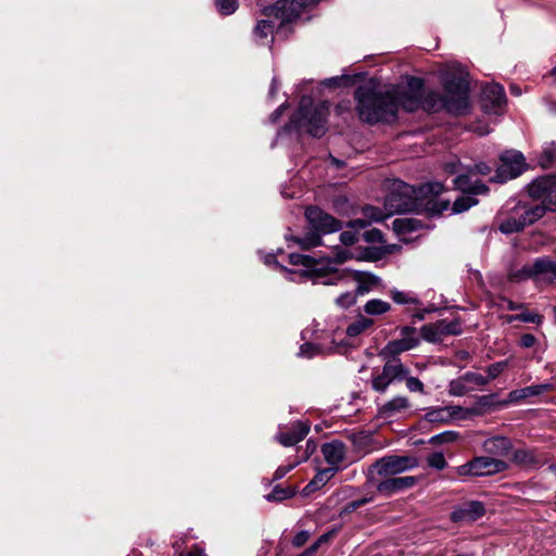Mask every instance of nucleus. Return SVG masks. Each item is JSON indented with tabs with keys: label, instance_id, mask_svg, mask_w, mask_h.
I'll list each match as a JSON object with an SVG mask.
<instances>
[{
	"label": "nucleus",
	"instance_id": "obj_1",
	"mask_svg": "<svg viewBox=\"0 0 556 556\" xmlns=\"http://www.w3.org/2000/svg\"><path fill=\"white\" fill-rule=\"evenodd\" d=\"M424 96V80L418 77H412L402 90L380 92L371 87L361 86L354 91L357 114L369 124L394 121L399 108L407 112L417 111Z\"/></svg>",
	"mask_w": 556,
	"mask_h": 556
},
{
	"label": "nucleus",
	"instance_id": "obj_2",
	"mask_svg": "<svg viewBox=\"0 0 556 556\" xmlns=\"http://www.w3.org/2000/svg\"><path fill=\"white\" fill-rule=\"evenodd\" d=\"M444 93L434 90H425L421 105L427 112L445 110L454 115H464L469 110V81L468 74L458 64L446 67L441 73Z\"/></svg>",
	"mask_w": 556,
	"mask_h": 556
},
{
	"label": "nucleus",
	"instance_id": "obj_3",
	"mask_svg": "<svg viewBox=\"0 0 556 556\" xmlns=\"http://www.w3.org/2000/svg\"><path fill=\"white\" fill-rule=\"evenodd\" d=\"M330 113V102L314 103L311 97H302L298 110L290 117L289 129L306 131L312 137L319 138L327 130V121Z\"/></svg>",
	"mask_w": 556,
	"mask_h": 556
},
{
	"label": "nucleus",
	"instance_id": "obj_4",
	"mask_svg": "<svg viewBox=\"0 0 556 556\" xmlns=\"http://www.w3.org/2000/svg\"><path fill=\"white\" fill-rule=\"evenodd\" d=\"M305 218L309 225V231L302 237H287L288 241L294 242L302 250L319 247L323 243V235L336 232L341 229V222L318 206H308L305 210Z\"/></svg>",
	"mask_w": 556,
	"mask_h": 556
},
{
	"label": "nucleus",
	"instance_id": "obj_5",
	"mask_svg": "<svg viewBox=\"0 0 556 556\" xmlns=\"http://www.w3.org/2000/svg\"><path fill=\"white\" fill-rule=\"evenodd\" d=\"M350 252L348 249H340L336 252L334 257H320L314 258L308 255L291 253L289 255V263L293 266H301L303 269L293 270L282 267V269L292 275H300L303 278H315L327 276L329 274L338 273V266L343 264L350 258Z\"/></svg>",
	"mask_w": 556,
	"mask_h": 556
},
{
	"label": "nucleus",
	"instance_id": "obj_6",
	"mask_svg": "<svg viewBox=\"0 0 556 556\" xmlns=\"http://www.w3.org/2000/svg\"><path fill=\"white\" fill-rule=\"evenodd\" d=\"M528 193L531 198L541 200V204L529 206L523 204L525 212L530 224L542 218L546 211H556V176L547 175L539 177L528 186Z\"/></svg>",
	"mask_w": 556,
	"mask_h": 556
},
{
	"label": "nucleus",
	"instance_id": "obj_7",
	"mask_svg": "<svg viewBox=\"0 0 556 556\" xmlns=\"http://www.w3.org/2000/svg\"><path fill=\"white\" fill-rule=\"evenodd\" d=\"M418 195L416 189L401 180L392 185L391 191L386 198L384 206L390 213L414 212L418 208Z\"/></svg>",
	"mask_w": 556,
	"mask_h": 556
},
{
	"label": "nucleus",
	"instance_id": "obj_8",
	"mask_svg": "<svg viewBox=\"0 0 556 556\" xmlns=\"http://www.w3.org/2000/svg\"><path fill=\"white\" fill-rule=\"evenodd\" d=\"M416 466V460L407 456H388L374 464L368 471L371 483L399 475Z\"/></svg>",
	"mask_w": 556,
	"mask_h": 556
},
{
	"label": "nucleus",
	"instance_id": "obj_9",
	"mask_svg": "<svg viewBox=\"0 0 556 556\" xmlns=\"http://www.w3.org/2000/svg\"><path fill=\"white\" fill-rule=\"evenodd\" d=\"M488 405V399L481 397L478 403L472 407L462 406H446L433 408L426 414V419L429 422H448L452 420H464L472 416L480 415L483 413L484 407Z\"/></svg>",
	"mask_w": 556,
	"mask_h": 556
},
{
	"label": "nucleus",
	"instance_id": "obj_10",
	"mask_svg": "<svg viewBox=\"0 0 556 556\" xmlns=\"http://www.w3.org/2000/svg\"><path fill=\"white\" fill-rule=\"evenodd\" d=\"M501 164L496 169L494 182H506L522 174L526 169V160L521 152L516 150L505 151L500 156Z\"/></svg>",
	"mask_w": 556,
	"mask_h": 556
},
{
	"label": "nucleus",
	"instance_id": "obj_11",
	"mask_svg": "<svg viewBox=\"0 0 556 556\" xmlns=\"http://www.w3.org/2000/svg\"><path fill=\"white\" fill-rule=\"evenodd\" d=\"M536 276L556 277V262L547 256L535 258L533 262L522 265L510 278H533Z\"/></svg>",
	"mask_w": 556,
	"mask_h": 556
},
{
	"label": "nucleus",
	"instance_id": "obj_12",
	"mask_svg": "<svg viewBox=\"0 0 556 556\" xmlns=\"http://www.w3.org/2000/svg\"><path fill=\"white\" fill-rule=\"evenodd\" d=\"M506 468L503 460L491 457H477L469 464L459 468L460 475L484 476L501 472Z\"/></svg>",
	"mask_w": 556,
	"mask_h": 556
},
{
	"label": "nucleus",
	"instance_id": "obj_13",
	"mask_svg": "<svg viewBox=\"0 0 556 556\" xmlns=\"http://www.w3.org/2000/svg\"><path fill=\"white\" fill-rule=\"evenodd\" d=\"M482 104L489 113H500L506 104V94L502 85L488 84L482 89Z\"/></svg>",
	"mask_w": 556,
	"mask_h": 556
},
{
	"label": "nucleus",
	"instance_id": "obj_14",
	"mask_svg": "<svg viewBox=\"0 0 556 556\" xmlns=\"http://www.w3.org/2000/svg\"><path fill=\"white\" fill-rule=\"evenodd\" d=\"M301 12V3L298 0H278L274 5L264 8L266 16H275L282 22H290Z\"/></svg>",
	"mask_w": 556,
	"mask_h": 556
},
{
	"label": "nucleus",
	"instance_id": "obj_15",
	"mask_svg": "<svg viewBox=\"0 0 556 556\" xmlns=\"http://www.w3.org/2000/svg\"><path fill=\"white\" fill-rule=\"evenodd\" d=\"M402 376H405L403 365L397 361L388 362L382 372L374 376L372 388L378 392H383L393 380Z\"/></svg>",
	"mask_w": 556,
	"mask_h": 556
},
{
	"label": "nucleus",
	"instance_id": "obj_16",
	"mask_svg": "<svg viewBox=\"0 0 556 556\" xmlns=\"http://www.w3.org/2000/svg\"><path fill=\"white\" fill-rule=\"evenodd\" d=\"M459 332V325L452 320H441L435 324L426 325L421 329V336L426 341L438 342L446 334H456Z\"/></svg>",
	"mask_w": 556,
	"mask_h": 556
},
{
	"label": "nucleus",
	"instance_id": "obj_17",
	"mask_svg": "<svg viewBox=\"0 0 556 556\" xmlns=\"http://www.w3.org/2000/svg\"><path fill=\"white\" fill-rule=\"evenodd\" d=\"M417 482V479L412 476L407 477H390L387 479H382L381 481L375 482L374 484L377 486V490L382 494H393L399 491L409 489L414 486Z\"/></svg>",
	"mask_w": 556,
	"mask_h": 556
},
{
	"label": "nucleus",
	"instance_id": "obj_18",
	"mask_svg": "<svg viewBox=\"0 0 556 556\" xmlns=\"http://www.w3.org/2000/svg\"><path fill=\"white\" fill-rule=\"evenodd\" d=\"M415 329L410 327H405L402 330V338L399 340H394L389 342V344L386 346V351L389 354L395 355L399 353H402L404 351H408L410 349H414L419 340L414 336Z\"/></svg>",
	"mask_w": 556,
	"mask_h": 556
},
{
	"label": "nucleus",
	"instance_id": "obj_19",
	"mask_svg": "<svg viewBox=\"0 0 556 556\" xmlns=\"http://www.w3.org/2000/svg\"><path fill=\"white\" fill-rule=\"evenodd\" d=\"M308 426L298 422L280 430L279 442L285 446H291L305 438L308 433Z\"/></svg>",
	"mask_w": 556,
	"mask_h": 556
},
{
	"label": "nucleus",
	"instance_id": "obj_20",
	"mask_svg": "<svg viewBox=\"0 0 556 556\" xmlns=\"http://www.w3.org/2000/svg\"><path fill=\"white\" fill-rule=\"evenodd\" d=\"M323 455L330 467H336L344 460L346 455L345 445L340 441L325 443L321 447Z\"/></svg>",
	"mask_w": 556,
	"mask_h": 556
},
{
	"label": "nucleus",
	"instance_id": "obj_21",
	"mask_svg": "<svg viewBox=\"0 0 556 556\" xmlns=\"http://www.w3.org/2000/svg\"><path fill=\"white\" fill-rule=\"evenodd\" d=\"M453 182L455 188L463 193L485 194L489 191L488 186L480 180L471 181L469 174L458 175Z\"/></svg>",
	"mask_w": 556,
	"mask_h": 556
},
{
	"label": "nucleus",
	"instance_id": "obj_22",
	"mask_svg": "<svg viewBox=\"0 0 556 556\" xmlns=\"http://www.w3.org/2000/svg\"><path fill=\"white\" fill-rule=\"evenodd\" d=\"M484 513V508L479 502H469L464 504L459 509L453 513L454 521H475Z\"/></svg>",
	"mask_w": 556,
	"mask_h": 556
},
{
	"label": "nucleus",
	"instance_id": "obj_23",
	"mask_svg": "<svg viewBox=\"0 0 556 556\" xmlns=\"http://www.w3.org/2000/svg\"><path fill=\"white\" fill-rule=\"evenodd\" d=\"M554 389V387L549 383H542L536 386H530L520 390H515L509 393L510 402H518L523 399H528L531 396L541 395L545 392H549Z\"/></svg>",
	"mask_w": 556,
	"mask_h": 556
},
{
	"label": "nucleus",
	"instance_id": "obj_24",
	"mask_svg": "<svg viewBox=\"0 0 556 556\" xmlns=\"http://www.w3.org/2000/svg\"><path fill=\"white\" fill-rule=\"evenodd\" d=\"M337 472L336 467H328L323 470H320L314 479L305 486L304 492L305 494H309L312 492H315L316 490L324 486Z\"/></svg>",
	"mask_w": 556,
	"mask_h": 556
},
{
	"label": "nucleus",
	"instance_id": "obj_25",
	"mask_svg": "<svg viewBox=\"0 0 556 556\" xmlns=\"http://www.w3.org/2000/svg\"><path fill=\"white\" fill-rule=\"evenodd\" d=\"M408 407L409 403L406 397H395L380 408V415L384 418H390L404 412Z\"/></svg>",
	"mask_w": 556,
	"mask_h": 556
},
{
	"label": "nucleus",
	"instance_id": "obj_26",
	"mask_svg": "<svg viewBox=\"0 0 556 556\" xmlns=\"http://www.w3.org/2000/svg\"><path fill=\"white\" fill-rule=\"evenodd\" d=\"M421 222L415 218H396L393 220V229L399 235H406L421 228Z\"/></svg>",
	"mask_w": 556,
	"mask_h": 556
},
{
	"label": "nucleus",
	"instance_id": "obj_27",
	"mask_svg": "<svg viewBox=\"0 0 556 556\" xmlns=\"http://www.w3.org/2000/svg\"><path fill=\"white\" fill-rule=\"evenodd\" d=\"M477 194L464 193L453 203V213H463L478 204Z\"/></svg>",
	"mask_w": 556,
	"mask_h": 556
},
{
	"label": "nucleus",
	"instance_id": "obj_28",
	"mask_svg": "<svg viewBox=\"0 0 556 556\" xmlns=\"http://www.w3.org/2000/svg\"><path fill=\"white\" fill-rule=\"evenodd\" d=\"M498 229L501 230V232H503L505 235H510L514 232H519L523 228L521 227L520 222H518L516 215L511 212L510 215L505 217L500 223Z\"/></svg>",
	"mask_w": 556,
	"mask_h": 556
},
{
	"label": "nucleus",
	"instance_id": "obj_29",
	"mask_svg": "<svg viewBox=\"0 0 556 556\" xmlns=\"http://www.w3.org/2000/svg\"><path fill=\"white\" fill-rule=\"evenodd\" d=\"M374 324L372 319L361 316L356 321L348 327L346 333L350 337H356Z\"/></svg>",
	"mask_w": 556,
	"mask_h": 556
},
{
	"label": "nucleus",
	"instance_id": "obj_30",
	"mask_svg": "<svg viewBox=\"0 0 556 556\" xmlns=\"http://www.w3.org/2000/svg\"><path fill=\"white\" fill-rule=\"evenodd\" d=\"M390 304L381 300H370L366 303L364 311L368 315H381L390 309Z\"/></svg>",
	"mask_w": 556,
	"mask_h": 556
},
{
	"label": "nucleus",
	"instance_id": "obj_31",
	"mask_svg": "<svg viewBox=\"0 0 556 556\" xmlns=\"http://www.w3.org/2000/svg\"><path fill=\"white\" fill-rule=\"evenodd\" d=\"M470 391H472V387L466 383L464 376L456 380H453L450 384V392L453 395H464Z\"/></svg>",
	"mask_w": 556,
	"mask_h": 556
},
{
	"label": "nucleus",
	"instance_id": "obj_32",
	"mask_svg": "<svg viewBox=\"0 0 556 556\" xmlns=\"http://www.w3.org/2000/svg\"><path fill=\"white\" fill-rule=\"evenodd\" d=\"M218 12L223 15H230L238 9L237 0H215Z\"/></svg>",
	"mask_w": 556,
	"mask_h": 556
},
{
	"label": "nucleus",
	"instance_id": "obj_33",
	"mask_svg": "<svg viewBox=\"0 0 556 556\" xmlns=\"http://www.w3.org/2000/svg\"><path fill=\"white\" fill-rule=\"evenodd\" d=\"M509 448V442L505 438H496L486 442V450L490 452L505 453Z\"/></svg>",
	"mask_w": 556,
	"mask_h": 556
},
{
	"label": "nucleus",
	"instance_id": "obj_34",
	"mask_svg": "<svg viewBox=\"0 0 556 556\" xmlns=\"http://www.w3.org/2000/svg\"><path fill=\"white\" fill-rule=\"evenodd\" d=\"M274 30V24L269 21H260L254 27V34L261 39L267 38Z\"/></svg>",
	"mask_w": 556,
	"mask_h": 556
},
{
	"label": "nucleus",
	"instance_id": "obj_35",
	"mask_svg": "<svg viewBox=\"0 0 556 556\" xmlns=\"http://www.w3.org/2000/svg\"><path fill=\"white\" fill-rule=\"evenodd\" d=\"M505 320L507 323H513L514 320H521V321H526V323H540L541 316L535 313L525 312L519 315L506 316Z\"/></svg>",
	"mask_w": 556,
	"mask_h": 556
},
{
	"label": "nucleus",
	"instance_id": "obj_36",
	"mask_svg": "<svg viewBox=\"0 0 556 556\" xmlns=\"http://www.w3.org/2000/svg\"><path fill=\"white\" fill-rule=\"evenodd\" d=\"M513 460L518 463V464H521V465H527V464H531L534 462V456L526 451V450H517L513 453Z\"/></svg>",
	"mask_w": 556,
	"mask_h": 556
},
{
	"label": "nucleus",
	"instance_id": "obj_37",
	"mask_svg": "<svg viewBox=\"0 0 556 556\" xmlns=\"http://www.w3.org/2000/svg\"><path fill=\"white\" fill-rule=\"evenodd\" d=\"M392 299L399 304H414L417 303V299L413 296L410 293H405L402 291H393Z\"/></svg>",
	"mask_w": 556,
	"mask_h": 556
},
{
	"label": "nucleus",
	"instance_id": "obj_38",
	"mask_svg": "<svg viewBox=\"0 0 556 556\" xmlns=\"http://www.w3.org/2000/svg\"><path fill=\"white\" fill-rule=\"evenodd\" d=\"M464 379L466 380V383H468V386L472 387V390L475 389V387L482 386L488 381L482 375L477 372H467L464 375Z\"/></svg>",
	"mask_w": 556,
	"mask_h": 556
},
{
	"label": "nucleus",
	"instance_id": "obj_39",
	"mask_svg": "<svg viewBox=\"0 0 556 556\" xmlns=\"http://www.w3.org/2000/svg\"><path fill=\"white\" fill-rule=\"evenodd\" d=\"M320 353H321V350L317 345H314L312 343H305V344L301 345V348H300V355L307 357V358H311L314 355H317Z\"/></svg>",
	"mask_w": 556,
	"mask_h": 556
},
{
	"label": "nucleus",
	"instance_id": "obj_40",
	"mask_svg": "<svg viewBox=\"0 0 556 556\" xmlns=\"http://www.w3.org/2000/svg\"><path fill=\"white\" fill-rule=\"evenodd\" d=\"M513 213L516 215L518 222H520V225L522 228L526 226L531 225L530 222H528V216L525 212L523 204L519 203L513 208Z\"/></svg>",
	"mask_w": 556,
	"mask_h": 556
},
{
	"label": "nucleus",
	"instance_id": "obj_41",
	"mask_svg": "<svg viewBox=\"0 0 556 556\" xmlns=\"http://www.w3.org/2000/svg\"><path fill=\"white\" fill-rule=\"evenodd\" d=\"M382 237V232L377 228H372L363 233L364 240L369 243L381 242Z\"/></svg>",
	"mask_w": 556,
	"mask_h": 556
},
{
	"label": "nucleus",
	"instance_id": "obj_42",
	"mask_svg": "<svg viewBox=\"0 0 556 556\" xmlns=\"http://www.w3.org/2000/svg\"><path fill=\"white\" fill-rule=\"evenodd\" d=\"M404 377L406 379V387L409 391H412V392H422L424 391V384L420 380H418L417 378H414V377H406V375Z\"/></svg>",
	"mask_w": 556,
	"mask_h": 556
},
{
	"label": "nucleus",
	"instance_id": "obj_43",
	"mask_svg": "<svg viewBox=\"0 0 556 556\" xmlns=\"http://www.w3.org/2000/svg\"><path fill=\"white\" fill-rule=\"evenodd\" d=\"M364 214L366 217L370 218L374 222L382 220L384 217L383 213L374 206H366L364 208Z\"/></svg>",
	"mask_w": 556,
	"mask_h": 556
},
{
	"label": "nucleus",
	"instance_id": "obj_44",
	"mask_svg": "<svg viewBox=\"0 0 556 556\" xmlns=\"http://www.w3.org/2000/svg\"><path fill=\"white\" fill-rule=\"evenodd\" d=\"M340 240L344 245H353L358 241L356 231H343L340 235Z\"/></svg>",
	"mask_w": 556,
	"mask_h": 556
},
{
	"label": "nucleus",
	"instance_id": "obj_45",
	"mask_svg": "<svg viewBox=\"0 0 556 556\" xmlns=\"http://www.w3.org/2000/svg\"><path fill=\"white\" fill-rule=\"evenodd\" d=\"M429 465L437 469H443L446 465L443 454L435 453L429 457Z\"/></svg>",
	"mask_w": 556,
	"mask_h": 556
},
{
	"label": "nucleus",
	"instance_id": "obj_46",
	"mask_svg": "<svg viewBox=\"0 0 556 556\" xmlns=\"http://www.w3.org/2000/svg\"><path fill=\"white\" fill-rule=\"evenodd\" d=\"M384 256L382 248H370L366 250L365 257L369 261H379Z\"/></svg>",
	"mask_w": 556,
	"mask_h": 556
},
{
	"label": "nucleus",
	"instance_id": "obj_47",
	"mask_svg": "<svg viewBox=\"0 0 556 556\" xmlns=\"http://www.w3.org/2000/svg\"><path fill=\"white\" fill-rule=\"evenodd\" d=\"M505 367H506L505 362H500V363L491 365L488 369L489 376H488L486 380L494 379L495 377H497L504 370Z\"/></svg>",
	"mask_w": 556,
	"mask_h": 556
},
{
	"label": "nucleus",
	"instance_id": "obj_48",
	"mask_svg": "<svg viewBox=\"0 0 556 556\" xmlns=\"http://www.w3.org/2000/svg\"><path fill=\"white\" fill-rule=\"evenodd\" d=\"M356 295L351 292H346L337 299V303L342 307H349L355 302Z\"/></svg>",
	"mask_w": 556,
	"mask_h": 556
},
{
	"label": "nucleus",
	"instance_id": "obj_49",
	"mask_svg": "<svg viewBox=\"0 0 556 556\" xmlns=\"http://www.w3.org/2000/svg\"><path fill=\"white\" fill-rule=\"evenodd\" d=\"M491 172V167L483 162L475 164V166L469 169V174H480L483 176L489 175Z\"/></svg>",
	"mask_w": 556,
	"mask_h": 556
},
{
	"label": "nucleus",
	"instance_id": "obj_50",
	"mask_svg": "<svg viewBox=\"0 0 556 556\" xmlns=\"http://www.w3.org/2000/svg\"><path fill=\"white\" fill-rule=\"evenodd\" d=\"M291 496V492L290 491H287V490H283V489H277L275 490L274 492H271L269 495H268V500L270 501H282L287 497H290Z\"/></svg>",
	"mask_w": 556,
	"mask_h": 556
},
{
	"label": "nucleus",
	"instance_id": "obj_51",
	"mask_svg": "<svg viewBox=\"0 0 556 556\" xmlns=\"http://www.w3.org/2000/svg\"><path fill=\"white\" fill-rule=\"evenodd\" d=\"M369 222L365 218H355L349 223V226L354 230H361L367 228Z\"/></svg>",
	"mask_w": 556,
	"mask_h": 556
},
{
	"label": "nucleus",
	"instance_id": "obj_52",
	"mask_svg": "<svg viewBox=\"0 0 556 556\" xmlns=\"http://www.w3.org/2000/svg\"><path fill=\"white\" fill-rule=\"evenodd\" d=\"M456 434L454 432H445L440 435L432 438V441L435 443L451 442L454 441Z\"/></svg>",
	"mask_w": 556,
	"mask_h": 556
},
{
	"label": "nucleus",
	"instance_id": "obj_53",
	"mask_svg": "<svg viewBox=\"0 0 556 556\" xmlns=\"http://www.w3.org/2000/svg\"><path fill=\"white\" fill-rule=\"evenodd\" d=\"M334 110H336V113L338 115H343L344 113L350 112V110H351V102L350 101H342V102L337 104Z\"/></svg>",
	"mask_w": 556,
	"mask_h": 556
},
{
	"label": "nucleus",
	"instance_id": "obj_54",
	"mask_svg": "<svg viewBox=\"0 0 556 556\" xmlns=\"http://www.w3.org/2000/svg\"><path fill=\"white\" fill-rule=\"evenodd\" d=\"M308 539L307 532H300L293 539V544L295 546H302Z\"/></svg>",
	"mask_w": 556,
	"mask_h": 556
},
{
	"label": "nucleus",
	"instance_id": "obj_55",
	"mask_svg": "<svg viewBox=\"0 0 556 556\" xmlns=\"http://www.w3.org/2000/svg\"><path fill=\"white\" fill-rule=\"evenodd\" d=\"M369 500L368 498H362V500H358V501H354L352 502L351 504H349L346 507H345V510L346 511H352L363 505H365L366 503H368Z\"/></svg>",
	"mask_w": 556,
	"mask_h": 556
},
{
	"label": "nucleus",
	"instance_id": "obj_56",
	"mask_svg": "<svg viewBox=\"0 0 556 556\" xmlns=\"http://www.w3.org/2000/svg\"><path fill=\"white\" fill-rule=\"evenodd\" d=\"M535 338L532 334H525L520 339V343L523 348H530L534 344Z\"/></svg>",
	"mask_w": 556,
	"mask_h": 556
},
{
	"label": "nucleus",
	"instance_id": "obj_57",
	"mask_svg": "<svg viewBox=\"0 0 556 556\" xmlns=\"http://www.w3.org/2000/svg\"><path fill=\"white\" fill-rule=\"evenodd\" d=\"M351 278H369V279H372V278H377V277L375 275L365 274V273H362L361 270L354 269L353 270V275H352Z\"/></svg>",
	"mask_w": 556,
	"mask_h": 556
},
{
	"label": "nucleus",
	"instance_id": "obj_58",
	"mask_svg": "<svg viewBox=\"0 0 556 556\" xmlns=\"http://www.w3.org/2000/svg\"><path fill=\"white\" fill-rule=\"evenodd\" d=\"M429 190L432 192V193H435V194H439L442 192L443 190V185L440 184V182H434V184H431L429 185Z\"/></svg>",
	"mask_w": 556,
	"mask_h": 556
},
{
	"label": "nucleus",
	"instance_id": "obj_59",
	"mask_svg": "<svg viewBox=\"0 0 556 556\" xmlns=\"http://www.w3.org/2000/svg\"><path fill=\"white\" fill-rule=\"evenodd\" d=\"M448 204H450L448 201L435 202V203H433V206H438V208H435L437 213H442L443 211H445L448 207Z\"/></svg>",
	"mask_w": 556,
	"mask_h": 556
},
{
	"label": "nucleus",
	"instance_id": "obj_60",
	"mask_svg": "<svg viewBox=\"0 0 556 556\" xmlns=\"http://www.w3.org/2000/svg\"><path fill=\"white\" fill-rule=\"evenodd\" d=\"M333 531L323 534L319 540L316 542L318 543V547L323 544L328 542L333 536Z\"/></svg>",
	"mask_w": 556,
	"mask_h": 556
},
{
	"label": "nucleus",
	"instance_id": "obj_61",
	"mask_svg": "<svg viewBox=\"0 0 556 556\" xmlns=\"http://www.w3.org/2000/svg\"><path fill=\"white\" fill-rule=\"evenodd\" d=\"M180 556H204V553L202 549L195 547L186 554H180Z\"/></svg>",
	"mask_w": 556,
	"mask_h": 556
},
{
	"label": "nucleus",
	"instance_id": "obj_62",
	"mask_svg": "<svg viewBox=\"0 0 556 556\" xmlns=\"http://www.w3.org/2000/svg\"><path fill=\"white\" fill-rule=\"evenodd\" d=\"M317 548H318V543H314L308 549H306L304 553H302L299 556H313L314 553L317 551Z\"/></svg>",
	"mask_w": 556,
	"mask_h": 556
},
{
	"label": "nucleus",
	"instance_id": "obj_63",
	"mask_svg": "<svg viewBox=\"0 0 556 556\" xmlns=\"http://www.w3.org/2000/svg\"><path fill=\"white\" fill-rule=\"evenodd\" d=\"M283 108H285V105L282 104V105H280L276 111H274V112L271 113V115H270V119H271L273 122H276V121L280 117V115L282 114V110H283Z\"/></svg>",
	"mask_w": 556,
	"mask_h": 556
},
{
	"label": "nucleus",
	"instance_id": "obj_64",
	"mask_svg": "<svg viewBox=\"0 0 556 556\" xmlns=\"http://www.w3.org/2000/svg\"><path fill=\"white\" fill-rule=\"evenodd\" d=\"M265 263L267 265H274V266H279L277 260H276V256L274 254H268L265 256Z\"/></svg>",
	"mask_w": 556,
	"mask_h": 556
}]
</instances>
